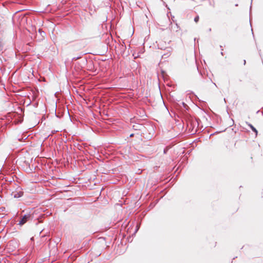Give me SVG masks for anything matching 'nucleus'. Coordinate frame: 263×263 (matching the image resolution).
Here are the masks:
<instances>
[{"label": "nucleus", "mask_w": 263, "mask_h": 263, "mask_svg": "<svg viewBox=\"0 0 263 263\" xmlns=\"http://www.w3.org/2000/svg\"><path fill=\"white\" fill-rule=\"evenodd\" d=\"M30 215H25L21 219L20 221L19 224L20 225H23L25 224L30 218Z\"/></svg>", "instance_id": "obj_1"}, {"label": "nucleus", "mask_w": 263, "mask_h": 263, "mask_svg": "<svg viewBox=\"0 0 263 263\" xmlns=\"http://www.w3.org/2000/svg\"><path fill=\"white\" fill-rule=\"evenodd\" d=\"M248 125L250 127L252 130L255 133L256 136L257 135V130L251 124H248Z\"/></svg>", "instance_id": "obj_2"}, {"label": "nucleus", "mask_w": 263, "mask_h": 263, "mask_svg": "<svg viewBox=\"0 0 263 263\" xmlns=\"http://www.w3.org/2000/svg\"><path fill=\"white\" fill-rule=\"evenodd\" d=\"M199 16H197L195 17L194 18V21L196 22V23H198V21H199Z\"/></svg>", "instance_id": "obj_3"}, {"label": "nucleus", "mask_w": 263, "mask_h": 263, "mask_svg": "<svg viewBox=\"0 0 263 263\" xmlns=\"http://www.w3.org/2000/svg\"><path fill=\"white\" fill-rule=\"evenodd\" d=\"M3 49L2 45L0 43V51H1Z\"/></svg>", "instance_id": "obj_4"}, {"label": "nucleus", "mask_w": 263, "mask_h": 263, "mask_svg": "<svg viewBox=\"0 0 263 263\" xmlns=\"http://www.w3.org/2000/svg\"><path fill=\"white\" fill-rule=\"evenodd\" d=\"M246 60H243V64H244V65H245V64H246Z\"/></svg>", "instance_id": "obj_5"}]
</instances>
